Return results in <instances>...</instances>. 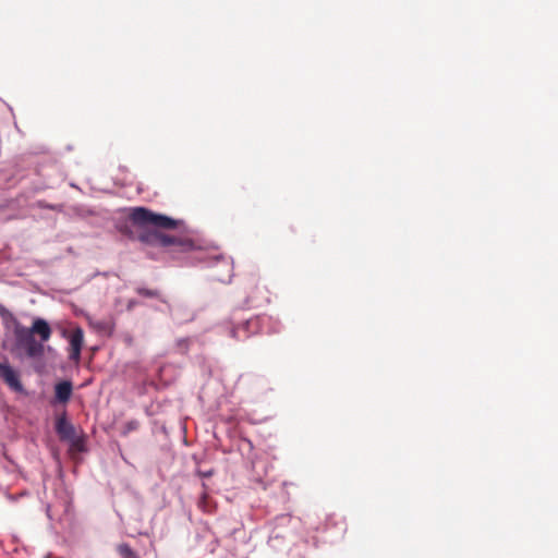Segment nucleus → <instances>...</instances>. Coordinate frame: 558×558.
Segmentation results:
<instances>
[{"label":"nucleus","instance_id":"f257e3e1","mask_svg":"<svg viewBox=\"0 0 558 558\" xmlns=\"http://www.w3.org/2000/svg\"><path fill=\"white\" fill-rule=\"evenodd\" d=\"M129 219L137 228L136 239L143 244L159 246L169 253H186L195 248L192 239L166 232L177 229L181 223L180 220L154 213L145 207L132 208Z\"/></svg>","mask_w":558,"mask_h":558},{"label":"nucleus","instance_id":"f03ea898","mask_svg":"<svg viewBox=\"0 0 558 558\" xmlns=\"http://www.w3.org/2000/svg\"><path fill=\"white\" fill-rule=\"evenodd\" d=\"M51 332L49 324L43 318L34 319L31 328L22 325H16L14 328L16 344L25 350L29 359H39L44 355L43 342L50 339Z\"/></svg>","mask_w":558,"mask_h":558},{"label":"nucleus","instance_id":"7ed1b4c3","mask_svg":"<svg viewBox=\"0 0 558 558\" xmlns=\"http://www.w3.org/2000/svg\"><path fill=\"white\" fill-rule=\"evenodd\" d=\"M0 378L13 391L21 392L23 385L20 380V375L7 361L0 362Z\"/></svg>","mask_w":558,"mask_h":558},{"label":"nucleus","instance_id":"20e7f679","mask_svg":"<svg viewBox=\"0 0 558 558\" xmlns=\"http://www.w3.org/2000/svg\"><path fill=\"white\" fill-rule=\"evenodd\" d=\"M84 343V332L81 327H76L70 336V354L71 361L78 363L81 360V350Z\"/></svg>","mask_w":558,"mask_h":558},{"label":"nucleus","instance_id":"39448f33","mask_svg":"<svg viewBox=\"0 0 558 558\" xmlns=\"http://www.w3.org/2000/svg\"><path fill=\"white\" fill-rule=\"evenodd\" d=\"M56 432L61 440H74L76 436L75 427L66 420L65 413L56 420Z\"/></svg>","mask_w":558,"mask_h":558},{"label":"nucleus","instance_id":"423d86ee","mask_svg":"<svg viewBox=\"0 0 558 558\" xmlns=\"http://www.w3.org/2000/svg\"><path fill=\"white\" fill-rule=\"evenodd\" d=\"M73 386L71 381L64 380L58 383L54 387V395L58 402L66 403L72 395Z\"/></svg>","mask_w":558,"mask_h":558},{"label":"nucleus","instance_id":"0eeeda50","mask_svg":"<svg viewBox=\"0 0 558 558\" xmlns=\"http://www.w3.org/2000/svg\"><path fill=\"white\" fill-rule=\"evenodd\" d=\"M136 292L144 298L160 299V292L158 290L138 288Z\"/></svg>","mask_w":558,"mask_h":558},{"label":"nucleus","instance_id":"6e6552de","mask_svg":"<svg viewBox=\"0 0 558 558\" xmlns=\"http://www.w3.org/2000/svg\"><path fill=\"white\" fill-rule=\"evenodd\" d=\"M118 551L123 558H137L134 550L128 544L119 545Z\"/></svg>","mask_w":558,"mask_h":558},{"label":"nucleus","instance_id":"1a4fd4ad","mask_svg":"<svg viewBox=\"0 0 558 558\" xmlns=\"http://www.w3.org/2000/svg\"><path fill=\"white\" fill-rule=\"evenodd\" d=\"M70 444H71V447L78 450V451H82L83 450V440L82 438H80L78 436H75V439L74 440H68Z\"/></svg>","mask_w":558,"mask_h":558},{"label":"nucleus","instance_id":"9d476101","mask_svg":"<svg viewBox=\"0 0 558 558\" xmlns=\"http://www.w3.org/2000/svg\"><path fill=\"white\" fill-rule=\"evenodd\" d=\"M140 426V423L138 421L136 420H132V421H129L126 424H125V433H130V432H133V430H136Z\"/></svg>","mask_w":558,"mask_h":558},{"label":"nucleus","instance_id":"9b49d317","mask_svg":"<svg viewBox=\"0 0 558 558\" xmlns=\"http://www.w3.org/2000/svg\"><path fill=\"white\" fill-rule=\"evenodd\" d=\"M231 336H232L233 338L239 339V338H240V336L238 335V329L233 328V329L231 330Z\"/></svg>","mask_w":558,"mask_h":558}]
</instances>
